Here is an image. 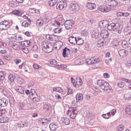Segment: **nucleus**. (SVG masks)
<instances>
[{
	"label": "nucleus",
	"instance_id": "obj_1",
	"mask_svg": "<svg viewBox=\"0 0 131 131\" xmlns=\"http://www.w3.org/2000/svg\"><path fill=\"white\" fill-rule=\"evenodd\" d=\"M9 42L8 45L11 48H12L13 50H18L19 46L15 42V41H19V40H22V37L20 35L17 36L16 35H14L11 37L8 38Z\"/></svg>",
	"mask_w": 131,
	"mask_h": 131
},
{
	"label": "nucleus",
	"instance_id": "obj_2",
	"mask_svg": "<svg viewBox=\"0 0 131 131\" xmlns=\"http://www.w3.org/2000/svg\"><path fill=\"white\" fill-rule=\"evenodd\" d=\"M77 113H78V110L76 107H71L69 108L67 115L72 119H75Z\"/></svg>",
	"mask_w": 131,
	"mask_h": 131
},
{
	"label": "nucleus",
	"instance_id": "obj_3",
	"mask_svg": "<svg viewBox=\"0 0 131 131\" xmlns=\"http://www.w3.org/2000/svg\"><path fill=\"white\" fill-rule=\"evenodd\" d=\"M42 50L43 52H45V53H47L48 54L54 51L53 46L46 41H43L42 42Z\"/></svg>",
	"mask_w": 131,
	"mask_h": 131
},
{
	"label": "nucleus",
	"instance_id": "obj_4",
	"mask_svg": "<svg viewBox=\"0 0 131 131\" xmlns=\"http://www.w3.org/2000/svg\"><path fill=\"white\" fill-rule=\"evenodd\" d=\"M65 20L63 18L62 16H58L57 20H53L52 22V26H60L65 24Z\"/></svg>",
	"mask_w": 131,
	"mask_h": 131
},
{
	"label": "nucleus",
	"instance_id": "obj_5",
	"mask_svg": "<svg viewBox=\"0 0 131 131\" xmlns=\"http://www.w3.org/2000/svg\"><path fill=\"white\" fill-rule=\"evenodd\" d=\"M98 85H99V88L101 89V90H104V91H108L109 90V83L106 82L104 80H98L97 81Z\"/></svg>",
	"mask_w": 131,
	"mask_h": 131
},
{
	"label": "nucleus",
	"instance_id": "obj_6",
	"mask_svg": "<svg viewBox=\"0 0 131 131\" xmlns=\"http://www.w3.org/2000/svg\"><path fill=\"white\" fill-rule=\"evenodd\" d=\"M10 28V25L8 20H3L0 23V30H7Z\"/></svg>",
	"mask_w": 131,
	"mask_h": 131
},
{
	"label": "nucleus",
	"instance_id": "obj_7",
	"mask_svg": "<svg viewBox=\"0 0 131 131\" xmlns=\"http://www.w3.org/2000/svg\"><path fill=\"white\" fill-rule=\"evenodd\" d=\"M116 114V110L113 108L111 112H109L106 114H103L102 116L105 119H109L111 116H114Z\"/></svg>",
	"mask_w": 131,
	"mask_h": 131
},
{
	"label": "nucleus",
	"instance_id": "obj_8",
	"mask_svg": "<svg viewBox=\"0 0 131 131\" xmlns=\"http://www.w3.org/2000/svg\"><path fill=\"white\" fill-rule=\"evenodd\" d=\"M118 6V2L116 0H108V7L111 8V11L112 9H116Z\"/></svg>",
	"mask_w": 131,
	"mask_h": 131
},
{
	"label": "nucleus",
	"instance_id": "obj_9",
	"mask_svg": "<svg viewBox=\"0 0 131 131\" xmlns=\"http://www.w3.org/2000/svg\"><path fill=\"white\" fill-rule=\"evenodd\" d=\"M73 25H74V21L72 20H66L64 23L65 28H66L68 30L71 29Z\"/></svg>",
	"mask_w": 131,
	"mask_h": 131
},
{
	"label": "nucleus",
	"instance_id": "obj_10",
	"mask_svg": "<svg viewBox=\"0 0 131 131\" xmlns=\"http://www.w3.org/2000/svg\"><path fill=\"white\" fill-rule=\"evenodd\" d=\"M100 62V58L97 56H94L91 57L90 59H88L87 61L88 64H96V63H99Z\"/></svg>",
	"mask_w": 131,
	"mask_h": 131
},
{
	"label": "nucleus",
	"instance_id": "obj_11",
	"mask_svg": "<svg viewBox=\"0 0 131 131\" xmlns=\"http://www.w3.org/2000/svg\"><path fill=\"white\" fill-rule=\"evenodd\" d=\"M99 11L103 12L104 13H108L111 11V8L106 5H101L98 8Z\"/></svg>",
	"mask_w": 131,
	"mask_h": 131
},
{
	"label": "nucleus",
	"instance_id": "obj_12",
	"mask_svg": "<svg viewBox=\"0 0 131 131\" xmlns=\"http://www.w3.org/2000/svg\"><path fill=\"white\" fill-rule=\"evenodd\" d=\"M110 22L107 20H103L99 21V26L100 28H106V27H107Z\"/></svg>",
	"mask_w": 131,
	"mask_h": 131
},
{
	"label": "nucleus",
	"instance_id": "obj_13",
	"mask_svg": "<svg viewBox=\"0 0 131 131\" xmlns=\"http://www.w3.org/2000/svg\"><path fill=\"white\" fill-rule=\"evenodd\" d=\"M67 7V4L63 1L62 2L58 3L56 5V9L57 10H63L64 8Z\"/></svg>",
	"mask_w": 131,
	"mask_h": 131
},
{
	"label": "nucleus",
	"instance_id": "obj_14",
	"mask_svg": "<svg viewBox=\"0 0 131 131\" xmlns=\"http://www.w3.org/2000/svg\"><path fill=\"white\" fill-rule=\"evenodd\" d=\"M71 10L74 12H78L80 9V7L77 4H72L70 5Z\"/></svg>",
	"mask_w": 131,
	"mask_h": 131
},
{
	"label": "nucleus",
	"instance_id": "obj_15",
	"mask_svg": "<svg viewBox=\"0 0 131 131\" xmlns=\"http://www.w3.org/2000/svg\"><path fill=\"white\" fill-rule=\"evenodd\" d=\"M118 54L121 58H125L128 55V52L125 50L121 49L118 51Z\"/></svg>",
	"mask_w": 131,
	"mask_h": 131
},
{
	"label": "nucleus",
	"instance_id": "obj_16",
	"mask_svg": "<svg viewBox=\"0 0 131 131\" xmlns=\"http://www.w3.org/2000/svg\"><path fill=\"white\" fill-rule=\"evenodd\" d=\"M46 38L51 41H56L58 39V37L54 35H47L46 36Z\"/></svg>",
	"mask_w": 131,
	"mask_h": 131
},
{
	"label": "nucleus",
	"instance_id": "obj_17",
	"mask_svg": "<svg viewBox=\"0 0 131 131\" xmlns=\"http://www.w3.org/2000/svg\"><path fill=\"white\" fill-rule=\"evenodd\" d=\"M100 36L102 38H108L109 37V32L107 30H102L100 33Z\"/></svg>",
	"mask_w": 131,
	"mask_h": 131
},
{
	"label": "nucleus",
	"instance_id": "obj_18",
	"mask_svg": "<svg viewBox=\"0 0 131 131\" xmlns=\"http://www.w3.org/2000/svg\"><path fill=\"white\" fill-rule=\"evenodd\" d=\"M114 31L116 32V33H119V34H120V33H121L122 32V26L118 24L116 25V27L114 29Z\"/></svg>",
	"mask_w": 131,
	"mask_h": 131
},
{
	"label": "nucleus",
	"instance_id": "obj_19",
	"mask_svg": "<svg viewBox=\"0 0 131 131\" xmlns=\"http://www.w3.org/2000/svg\"><path fill=\"white\" fill-rule=\"evenodd\" d=\"M9 101L5 98L0 99V108L1 107H6L7 106Z\"/></svg>",
	"mask_w": 131,
	"mask_h": 131
},
{
	"label": "nucleus",
	"instance_id": "obj_20",
	"mask_svg": "<svg viewBox=\"0 0 131 131\" xmlns=\"http://www.w3.org/2000/svg\"><path fill=\"white\" fill-rule=\"evenodd\" d=\"M59 124H55V123H52L50 124L49 125L50 129L52 131H56L58 128H59Z\"/></svg>",
	"mask_w": 131,
	"mask_h": 131
},
{
	"label": "nucleus",
	"instance_id": "obj_21",
	"mask_svg": "<svg viewBox=\"0 0 131 131\" xmlns=\"http://www.w3.org/2000/svg\"><path fill=\"white\" fill-rule=\"evenodd\" d=\"M10 121V118L7 116H2L0 118L1 123H8Z\"/></svg>",
	"mask_w": 131,
	"mask_h": 131
},
{
	"label": "nucleus",
	"instance_id": "obj_22",
	"mask_svg": "<svg viewBox=\"0 0 131 131\" xmlns=\"http://www.w3.org/2000/svg\"><path fill=\"white\" fill-rule=\"evenodd\" d=\"M15 91L21 95H24V88L21 86H17L15 88Z\"/></svg>",
	"mask_w": 131,
	"mask_h": 131
},
{
	"label": "nucleus",
	"instance_id": "obj_23",
	"mask_svg": "<svg viewBox=\"0 0 131 131\" xmlns=\"http://www.w3.org/2000/svg\"><path fill=\"white\" fill-rule=\"evenodd\" d=\"M99 35V30L96 29L92 32V36L93 38H98Z\"/></svg>",
	"mask_w": 131,
	"mask_h": 131
},
{
	"label": "nucleus",
	"instance_id": "obj_24",
	"mask_svg": "<svg viewBox=\"0 0 131 131\" xmlns=\"http://www.w3.org/2000/svg\"><path fill=\"white\" fill-rule=\"evenodd\" d=\"M76 99L77 102H81L83 100V95L81 93H78L76 96Z\"/></svg>",
	"mask_w": 131,
	"mask_h": 131
},
{
	"label": "nucleus",
	"instance_id": "obj_25",
	"mask_svg": "<svg viewBox=\"0 0 131 131\" xmlns=\"http://www.w3.org/2000/svg\"><path fill=\"white\" fill-rule=\"evenodd\" d=\"M86 7L89 10H94L96 8V5L95 3L88 2L86 4Z\"/></svg>",
	"mask_w": 131,
	"mask_h": 131
},
{
	"label": "nucleus",
	"instance_id": "obj_26",
	"mask_svg": "<svg viewBox=\"0 0 131 131\" xmlns=\"http://www.w3.org/2000/svg\"><path fill=\"white\" fill-rule=\"evenodd\" d=\"M37 97H38V95H37L35 90L34 89H31V96H30L31 100H32V98H37Z\"/></svg>",
	"mask_w": 131,
	"mask_h": 131
},
{
	"label": "nucleus",
	"instance_id": "obj_27",
	"mask_svg": "<svg viewBox=\"0 0 131 131\" xmlns=\"http://www.w3.org/2000/svg\"><path fill=\"white\" fill-rule=\"evenodd\" d=\"M77 39H76V37L72 36L69 38V41L70 42V43H72V45H75L76 43Z\"/></svg>",
	"mask_w": 131,
	"mask_h": 131
},
{
	"label": "nucleus",
	"instance_id": "obj_28",
	"mask_svg": "<svg viewBox=\"0 0 131 131\" xmlns=\"http://www.w3.org/2000/svg\"><path fill=\"white\" fill-rule=\"evenodd\" d=\"M117 24H115L114 23H112L111 24L107 25V29L108 30H113V31H114V29H115V27H116V25Z\"/></svg>",
	"mask_w": 131,
	"mask_h": 131
},
{
	"label": "nucleus",
	"instance_id": "obj_29",
	"mask_svg": "<svg viewBox=\"0 0 131 131\" xmlns=\"http://www.w3.org/2000/svg\"><path fill=\"white\" fill-rule=\"evenodd\" d=\"M55 68L56 69H59V70H63L67 68V66L65 64L57 65L55 66Z\"/></svg>",
	"mask_w": 131,
	"mask_h": 131
},
{
	"label": "nucleus",
	"instance_id": "obj_30",
	"mask_svg": "<svg viewBox=\"0 0 131 131\" xmlns=\"http://www.w3.org/2000/svg\"><path fill=\"white\" fill-rule=\"evenodd\" d=\"M117 85L120 88H124V86H125V83L124 82L123 79L118 82Z\"/></svg>",
	"mask_w": 131,
	"mask_h": 131
},
{
	"label": "nucleus",
	"instance_id": "obj_31",
	"mask_svg": "<svg viewBox=\"0 0 131 131\" xmlns=\"http://www.w3.org/2000/svg\"><path fill=\"white\" fill-rule=\"evenodd\" d=\"M51 107V104L45 103L43 105L42 108L44 111H49Z\"/></svg>",
	"mask_w": 131,
	"mask_h": 131
},
{
	"label": "nucleus",
	"instance_id": "obj_32",
	"mask_svg": "<svg viewBox=\"0 0 131 131\" xmlns=\"http://www.w3.org/2000/svg\"><path fill=\"white\" fill-rule=\"evenodd\" d=\"M62 121L66 125H68L70 124V120L68 118H63L62 119Z\"/></svg>",
	"mask_w": 131,
	"mask_h": 131
},
{
	"label": "nucleus",
	"instance_id": "obj_33",
	"mask_svg": "<svg viewBox=\"0 0 131 131\" xmlns=\"http://www.w3.org/2000/svg\"><path fill=\"white\" fill-rule=\"evenodd\" d=\"M12 13L15 16H18V17H21V16H22V13L21 12V11H20V10H14L13 11H12Z\"/></svg>",
	"mask_w": 131,
	"mask_h": 131
},
{
	"label": "nucleus",
	"instance_id": "obj_34",
	"mask_svg": "<svg viewBox=\"0 0 131 131\" xmlns=\"http://www.w3.org/2000/svg\"><path fill=\"white\" fill-rule=\"evenodd\" d=\"M76 43L78 45V46H81V45H83V40L81 38H78L76 40Z\"/></svg>",
	"mask_w": 131,
	"mask_h": 131
},
{
	"label": "nucleus",
	"instance_id": "obj_35",
	"mask_svg": "<svg viewBox=\"0 0 131 131\" xmlns=\"http://www.w3.org/2000/svg\"><path fill=\"white\" fill-rule=\"evenodd\" d=\"M76 84L77 85H81L82 84V80L79 77H77L76 79Z\"/></svg>",
	"mask_w": 131,
	"mask_h": 131
},
{
	"label": "nucleus",
	"instance_id": "obj_36",
	"mask_svg": "<svg viewBox=\"0 0 131 131\" xmlns=\"http://www.w3.org/2000/svg\"><path fill=\"white\" fill-rule=\"evenodd\" d=\"M53 92H57L58 93H62L63 92V89L60 87H55L53 88Z\"/></svg>",
	"mask_w": 131,
	"mask_h": 131
},
{
	"label": "nucleus",
	"instance_id": "obj_37",
	"mask_svg": "<svg viewBox=\"0 0 131 131\" xmlns=\"http://www.w3.org/2000/svg\"><path fill=\"white\" fill-rule=\"evenodd\" d=\"M57 2H58V0H50L49 2V6L50 7H53V6H55L57 4Z\"/></svg>",
	"mask_w": 131,
	"mask_h": 131
},
{
	"label": "nucleus",
	"instance_id": "obj_38",
	"mask_svg": "<svg viewBox=\"0 0 131 131\" xmlns=\"http://www.w3.org/2000/svg\"><path fill=\"white\" fill-rule=\"evenodd\" d=\"M5 77H6V72H0V80H5Z\"/></svg>",
	"mask_w": 131,
	"mask_h": 131
},
{
	"label": "nucleus",
	"instance_id": "obj_39",
	"mask_svg": "<svg viewBox=\"0 0 131 131\" xmlns=\"http://www.w3.org/2000/svg\"><path fill=\"white\" fill-rule=\"evenodd\" d=\"M105 45V42L104 41V40L101 39L100 40H99L97 42V46L98 47H103Z\"/></svg>",
	"mask_w": 131,
	"mask_h": 131
},
{
	"label": "nucleus",
	"instance_id": "obj_40",
	"mask_svg": "<svg viewBox=\"0 0 131 131\" xmlns=\"http://www.w3.org/2000/svg\"><path fill=\"white\" fill-rule=\"evenodd\" d=\"M67 47H66L63 50L62 52V56L63 58H66L68 57V53H67Z\"/></svg>",
	"mask_w": 131,
	"mask_h": 131
},
{
	"label": "nucleus",
	"instance_id": "obj_41",
	"mask_svg": "<svg viewBox=\"0 0 131 131\" xmlns=\"http://www.w3.org/2000/svg\"><path fill=\"white\" fill-rule=\"evenodd\" d=\"M36 24L38 25V26H42L43 25V21L42 20V19H37L36 21Z\"/></svg>",
	"mask_w": 131,
	"mask_h": 131
},
{
	"label": "nucleus",
	"instance_id": "obj_42",
	"mask_svg": "<svg viewBox=\"0 0 131 131\" xmlns=\"http://www.w3.org/2000/svg\"><path fill=\"white\" fill-rule=\"evenodd\" d=\"M29 125V122L27 120H25L23 123H22V128L23 127H27Z\"/></svg>",
	"mask_w": 131,
	"mask_h": 131
},
{
	"label": "nucleus",
	"instance_id": "obj_43",
	"mask_svg": "<svg viewBox=\"0 0 131 131\" xmlns=\"http://www.w3.org/2000/svg\"><path fill=\"white\" fill-rule=\"evenodd\" d=\"M122 47L124 48V49H126L128 46V43H127V41L125 40H123L121 42Z\"/></svg>",
	"mask_w": 131,
	"mask_h": 131
},
{
	"label": "nucleus",
	"instance_id": "obj_44",
	"mask_svg": "<svg viewBox=\"0 0 131 131\" xmlns=\"http://www.w3.org/2000/svg\"><path fill=\"white\" fill-rule=\"evenodd\" d=\"M42 121L43 122V125H47L49 122H50V119L42 118Z\"/></svg>",
	"mask_w": 131,
	"mask_h": 131
},
{
	"label": "nucleus",
	"instance_id": "obj_45",
	"mask_svg": "<svg viewBox=\"0 0 131 131\" xmlns=\"http://www.w3.org/2000/svg\"><path fill=\"white\" fill-rule=\"evenodd\" d=\"M125 112L127 114H131V105H127L125 108Z\"/></svg>",
	"mask_w": 131,
	"mask_h": 131
},
{
	"label": "nucleus",
	"instance_id": "obj_46",
	"mask_svg": "<svg viewBox=\"0 0 131 131\" xmlns=\"http://www.w3.org/2000/svg\"><path fill=\"white\" fill-rule=\"evenodd\" d=\"M15 75L13 74H10V75L8 77V79H9V80L12 82H13L14 80H15Z\"/></svg>",
	"mask_w": 131,
	"mask_h": 131
},
{
	"label": "nucleus",
	"instance_id": "obj_47",
	"mask_svg": "<svg viewBox=\"0 0 131 131\" xmlns=\"http://www.w3.org/2000/svg\"><path fill=\"white\" fill-rule=\"evenodd\" d=\"M22 26H23L24 27H28L30 26V21L29 23H27V21H24L22 23Z\"/></svg>",
	"mask_w": 131,
	"mask_h": 131
},
{
	"label": "nucleus",
	"instance_id": "obj_48",
	"mask_svg": "<svg viewBox=\"0 0 131 131\" xmlns=\"http://www.w3.org/2000/svg\"><path fill=\"white\" fill-rule=\"evenodd\" d=\"M53 31L54 33H61L62 32V29L59 28H55L53 30Z\"/></svg>",
	"mask_w": 131,
	"mask_h": 131
},
{
	"label": "nucleus",
	"instance_id": "obj_49",
	"mask_svg": "<svg viewBox=\"0 0 131 131\" xmlns=\"http://www.w3.org/2000/svg\"><path fill=\"white\" fill-rule=\"evenodd\" d=\"M117 130L118 131H122L123 129H124V125L121 124L119 125L117 128Z\"/></svg>",
	"mask_w": 131,
	"mask_h": 131
},
{
	"label": "nucleus",
	"instance_id": "obj_50",
	"mask_svg": "<svg viewBox=\"0 0 131 131\" xmlns=\"http://www.w3.org/2000/svg\"><path fill=\"white\" fill-rule=\"evenodd\" d=\"M21 50L25 54H28V53H29V50H28V48H27V47H23V48H21Z\"/></svg>",
	"mask_w": 131,
	"mask_h": 131
},
{
	"label": "nucleus",
	"instance_id": "obj_51",
	"mask_svg": "<svg viewBox=\"0 0 131 131\" xmlns=\"http://www.w3.org/2000/svg\"><path fill=\"white\" fill-rule=\"evenodd\" d=\"M94 91V95H95V96H98V93L100 92V89L98 88H95Z\"/></svg>",
	"mask_w": 131,
	"mask_h": 131
},
{
	"label": "nucleus",
	"instance_id": "obj_52",
	"mask_svg": "<svg viewBox=\"0 0 131 131\" xmlns=\"http://www.w3.org/2000/svg\"><path fill=\"white\" fill-rule=\"evenodd\" d=\"M25 105L23 103H20L18 105V109L19 110H23V109L24 108Z\"/></svg>",
	"mask_w": 131,
	"mask_h": 131
},
{
	"label": "nucleus",
	"instance_id": "obj_53",
	"mask_svg": "<svg viewBox=\"0 0 131 131\" xmlns=\"http://www.w3.org/2000/svg\"><path fill=\"white\" fill-rule=\"evenodd\" d=\"M32 100L33 101V102H39V97L37 96V97H32Z\"/></svg>",
	"mask_w": 131,
	"mask_h": 131
},
{
	"label": "nucleus",
	"instance_id": "obj_54",
	"mask_svg": "<svg viewBox=\"0 0 131 131\" xmlns=\"http://www.w3.org/2000/svg\"><path fill=\"white\" fill-rule=\"evenodd\" d=\"M6 113V109L5 108H2L0 110V116H3L4 114Z\"/></svg>",
	"mask_w": 131,
	"mask_h": 131
},
{
	"label": "nucleus",
	"instance_id": "obj_55",
	"mask_svg": "<svg viewBox=\"0 0 131 131\" xmlns=\"http://www.w3.org/2000/svg\"><path fill=\"white\" fill-rule=\"evenodd\" d=\"M88 33H89V32H88V31L83 30L81 32V35H82L83 36H86V35H88Z\"/></svg>",
	"mask_w": 131,
	"mask_h": 131
},
{
	"label": "nucleus",
	"instance_id": "obj_56",
	"mask_svg": "<svg viewBox=\"0 0 131 131\" xmlns=\"http://www.w3.org/2000/svg\"><path fill=\"white\" fill-rule=\"evenodd\" d=\"M59 46L58 47L59 49H60L61 48V47L63 46V42L61 41H59L58 42H57L56 43V46H59Z\"/></svg>",
	"mask_w": 131,
	"mask_h": 131
},
{
	"label": "nucleus",
	"instance_id": "obj_57",
	"mask_svg": "<svg viewBox=\"0 0 131 131\" xmlns=\"http://www.w3.org/2000/svg\"><path fill=\"white\" fill-rule=\"evenodd\" d=\"M42 20L44 24H46L48 23V22H49V19H48V18H47L46 17H44L43 18H42Z\"/></svg>",
	"mask_w": 131,
	"mask_h": 131
},
{
	"label": "nucleus",
	"instance_id": "obj_58",
	"mask_svg": "<svg viewBox=\"0 0 131 131\" xmlns=\"http://www.w3.org/2000/svg\"><path fill=\"white\" fill-rule=\"evenodd\" d=\"M123 81H124V82H126V83H127V84H128V83H130L131 81L130 80H128V79H125V78H123Z\"/></svg>",
	"mask_w": 131,
	"mask_h": 131
},
{
	"label": "nucleus",
	"instance_id": "obj_59",
	"mask_svg": "<svg viewBox=\"0 0 131 131\" xmlns=\"http://www.w3.org/2000/svg\"><path fill=\"white\" fill-rule=\"evenodd\" d=\"M71 80L72 84L74 85V86H76V83H75V80H74V78L73 77L71 78Z\"/></svg>",
	"mask_w": 131,
	"mask_h": 131
},
{
	"label": "nucleus",
	"instance_id": "obj_60",
	"mask_svg": "<svg viewBox=\"0 0 131 131\" xmlns=\"http://www.w3.org/2000/svg\"><path fill=\"white\" fill-rule=\"evenodd\" d=\"M57 61L54 59L50 61L51 65H57Z\"/></svg>",
	"mask_w": 131,
	"mask_h": 131
},
{
	"label": "nucleus",
	"instance_id": "obj_61",
	"mask_svg": "<svg viewBox=\"0 0 131 131\" xmlns=\"http://www.w3.org/2000/svg\"><path fill=\"white\" fill-rule=\"evenodd\" d=\"M117 17H122L123 16V12H118L117 13Z\"/></svg>",
	"mask_w": 131,
	"mask_h": 131
},
{
	"label": "nucleus",
	"instance_id": "obj_62",
	"mask_svg": "<svg viewBox=\"0 0 131 131\" xmlns=\"http://www.w3.org/2000/svg\"><path fill=\"white\" fill-rule=\"evenodd\" d=\"M55 98L56 99H57V100H61V99H62L61 95L58 94L55 95Z\"/></svg>",
	"mask_w": 131,
	"mask_h": 131
},
{
	"label": "nucleus",
	"instance_id": "obj_63",
	"mask_svg": "<svg viewBox=\"0 0 131 131\" xmlns=\"http://www.w3.org/2000/svg\"><path fill=\"white\" fill-rule=\"evenodd\" d=\"M33 67H34V69H38V68H39V65H38L36 63H34L33 64Z\"/></svg>",
	"mask_w": 131,
	"mask_h": 131
},
{
	"label": "nucleus",
	"instance_id": "obj_64",
	"mask_svg": "<svg viewBox=\"0 0 131 131\" xmlns=\"http://www.w3.org/2000/svg\"><path fill=\"white\" fill-rule=\"evenodd\" d=\"M126 65L127 67H131V60L128 61Z\"/></svg>",
	"mask_w": 131,
	"mask_h": 131
}]
</instances>
